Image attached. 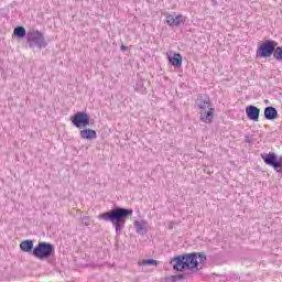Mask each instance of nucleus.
<instances>
[{
	"label": "nucleus",
	"instance_id": "9",
	"mask_svg": "<svg viewBox=\"0 0 282 282\" xmlns=\"http://www.w3.org/2000/svg\"><path fill=\"white\" fill-rule=\"evenodd\" d=\"M261 158L264 164H267V166H272V169H274V171L278 173L276 153L274 152L262 153Z\"/></svg>",
	"mask_w": 282,
	"mask_h": 282
},
{
	"label": "nucleus",
	"instance_id": "11",
	"mask_svg": "<svg viewBox=\"0 0 282 282\" xmlns=\"http://www.w3.org/2000/svg\"><path fill=\"white\" fill-rule=\"evenodd\" d=\"M200 122H206V124H210L213 122V118H215V108H208V110H200Z\"/></svg>",
	"mask_w": 282,
	"mask_h": 282
},
{
	"label": "nucleus",
	"instance_id": "27",
	"mask_svg": "<svg viewBox=\"0 0 282 282\" xmlns=\"http://www.w3.org/2000/svg\"><path fill=\"white\" fill-rule=\"evenodd\" d=\"M264 102H267V104H268V99H265V100H264Z\"/></svg>",
	"mask_w": 282,
	"mask_h": 282
},
{
	"label": "nucleus",
	"instance_id": "3",
	"mask_svg": "<svg viewBox=\"0 0 282 282\" xmlns=\"http://www.w3.org/2000/svg\"><path fill=\"white\" fill-rule=\"evenodd\" d=\"M33 257L40 261H52L56 257V248L52 242L40 241L33 249Z\"/></svg>",
	"mask_w": 282,
	"mask_h": 282
},
{
	"label": "nucleus",
	"instance_id": "7",
	"mask_svg": "<svg viewBox=\"0 0 282 282\" xmlns=\"http://www.w3.org/2000/svg\"><path fill=\"white\" fill-rule=\"evenodd\" d=\"M246 116L252 122H259V116H261V109L257 106H247L246 107Z\"/></svg>",
	"mask_w": 282,
	"mask_h": 282
},
{
	"label": "nucleus",
	"instance_id": "8",
	"mask_svg": "<svg viewBox=\"0 0 282 282\" xmlns=\"http://www.w3.org/2000/svg\"><path fill=\"white\" fill-rule=\"evenodd\" d=\"M196 105L200 111H206V109L212 108L213 104H210V97L208 95L200 94L197 96Z\"/></svg>",
	"mask_w": 282,
	"mask_h": 282
},
{
	"label": "nucleus",
	"instance_id": "10",
	"mask_svg": "<svg viewBox=\"0 0 282 282\" xmlns=\"http://www.w3.org/2000/svg\"><path fill=\"white\" fill-rule=\"evenodd\" d=\"M181 19H182V14H178V15L166 14L165 22L171 28H180V25L184 23V20H181Z\"/></svg>",
	"mask_w": 282,
	"mask_h": 282
},
{
	"label": "nucleus",
	"instance_id": "22",
	"mask_svg": "<svg viewBox=\"0 0 282 282\" xmlns=\"http://www.w3.org/2000/svg\"><path fill=\"white\" fill-rule=\"evenodd\" d=\"M278 173H282V155L276 156Z\"/></svg>",
	"mask_w": 282,
	"mask_h": 282
},
{
	"label": "nucleus",
	"instance_id": "21",
	"mask_svg": "<svg viewBox=\"0 0 282 282\" xmlns=\"http://www.w3.org/2000/svg\"><path fill=\"white\" fill-rule=\"evenodd\" d=\"M159 263L158 260L152 258L139 261V265H158Z\"/></svg>",
	"mask_w": 282,
	"mask_h": 282
},
{
	"label": "nucleus",
	"instance_id": "6",
	"mask_svg": "<svg viewBox=\"0 0 282 282\" xmlns=\"http://www.w3.org/2000/svg\"><path fill=\"white\" fill-rule=\"evenodd\" d=\"M70 122L76 129H87L89 127V113L85 111H78L73 117H70Z\"/></svg>",
	"mask_w": 282,
	"mask_h": 282
},
{
	"label": "nucleus",
	"instance_id": "13",
	"mask_svg": "<svg viewBox=\"0 0 282 282\" xmlns=\"http://www.w3.org/2000/svg\"><path fill=\"white\" fill-rule=\"evenodd\" d=\"M79 135L82 140H96V138H98V134L94 129H83L79 131Z\"/></svg>",
	"mask_w": 282,
	"mask_h": 282
},
{
	"label": "nucleus",
	"instance_id": "5",
	"mask_svg": "<svg viewBox=\"0 0 282 282\" xmlns=\"http://www.w3.org/2000/svg\"><path fill=\"white\" fill-rule=\"evenodd\" d=\"M279 43L274 40H265L262 42L257 50L258 58H270L274 54V48Z\"/></svg>",
	"mask_w": 282,
	"mask_h": 282
},
{
	"label": "nucleus",
	"instance_id": "12",
	"mask_svg": "<svg viewBox=\"0 0 282 282\" xmlns=\"http://www.w3.org/2000/svg\"><path fill=\"white\" fill-rule=\"evenodd\" d=\"M264 118L265 120L274 121L279 118V111L273 106H268L264 108Z\"/></svg>",
	"mask_w": 282,
	"mask_h": 282
},
{
	"label": "nucleus",
	"instance_id": "14",
	"mask_svg": "<svg viewBox=\"0 0 282 282\" xmlns=\"http://www.w3.org/2000/svg\"><path fill=\"white\" fill-rule=\"evenodd\" d=\"M20 250L22 252H32L34 256V240L26 239L20 242Z\"/></svg>",
	"mask_w": 282,
	"mask_h": 282
},
{
	"label": "nucleus",
	"instance_id": "23",
	"mask_svg": "<svg viewBox=\"0 0 282 282\" xmlns=\"http://www.w3.org/2000/svg\"><path fill=\"white\" fill-rule=\"evenodd\" d=\"M82 224L84 226H89V218H83Z\"/></svg>",
	"mask_w": 282,
	"mask_h": 282
},
{
	"label": "nucleus",
	"instance_id": "15",
	"mask_svg": "<svg viewBox=\"0 0 282 282\" xmlns=\"http://www.w3.org/2000/svg\"><path fill=\"white\" fill-rule=\"evenodd\" d=\"M169 61H170V64L173 67H175V69H180V67H182V63H183L182 54L174 53L173 56L169 55Z\"/></svg>",
	"mask_w": 282,
	"mask_h": 282
},
{
	"label": "nucleus",
	"instance_id": "16",
	"mask_svg": "<svg viewBox=\"0 0 282 282\" xmlns=\"http://www.w3.org/2000/svg\"><path fill=\"white\" fill-rule=\"evenodd\" d=\"M13 34L17 39H28V31L25 30V26H15L13 30Z\"/></svg>",
	"mask_w": 282,
	"mask_h": 282
},
{
	"label": "nucleus",
	"instance_id": "26",
	"mask_svg": "<svg viewBox=\"0 0 282 282\" xmlns=\"http://www.w3.org/2000/svg\"><path fill=\"white\" fill-rule=\"evenodd\" d=\"M245 142L250 143V137H246Z\"/></svg>",
	"mask_w": 282,
	"mask_h": 282
},
{
	"label": "nucleus",
	"instance_id": "1",
	"mask_svg": "<svg viewBox=\"0 0 282 282\" xmlns=\"http://www.w3.org/2000/svg\"><path fill=\"white\" fill-rule=\"evenodd\" d=\"M132 215L133 209L115 206L109 212L99 214L98 218L104 221H110L116 230L117 237H120L122 230H124V224H127V220Z\"/></svg>",
	"mask_w": 282,
	"mask_h": 282
},
{
	"label": "nucleus",
	"instance_id": "18",
	"mask_svg": "<svg viewBox=\"0 0 282 282\" xmlns=\"http://www.w3.org/2000/svg\"><path fill=\"white\" fill-rule=\"evenodd\" d=\"M134 228L138 235H147V227H144V225H142V223H140L139 220L134 221Z\"/></svg>",
	"mask_w": 282,
	"mask_h": 282
},
{
	"label": "nucleus",
	"instance_id": "19",
	"mask_svg": "<svg viewBox=\"0 0 282 282\" xmlns=\"http://www.w3.org/2000/svg\"><path fill=\"white\" fill-rule=\"evenodd\" d=\"M184 279H186V274L178 273V274L171 275L170 278L166 279V281L177 282V281H184Z\"/></svg>",
	"mask_w": 282,
	"mask_h": 282
},
{
	"label": "nucleus",
	"instance_id": "25",
	"mask_svg": "<svg viewBox=\"0 0 282 282\" xmlns=\"http://www.w3.org/2000/svg\"><path fill=\"white\" fill-rule=\"evenodd\" d=\"M121 52H127L129 50V46H126L124 44L120 47Z\"/></svg>",
	"mask_w": 282,
	"mask_h": 282
},
{
	"label": "nucleus",
	"instance_id": "24",
	"mask_svg": "<svg viewBox=\"0 0 282 282\" xmlns=\"http://www.w3.org/2000/svg\"><path fill=\"white\" fill-rule=\"evenodd\" d=\"M174 226H175V223L170 221V223L167 224L169 230H173Z\"/></svg>",
	"mask_w": 282,
	"mask_h": 282
},
{
	"label": "nucleus",
	"instance_id": "2",
	"mask_svg": "<svg viewBox=\"0 0 282 282\" xmlns=\"http://www.w3.org/2000/svg\"><path fill=\"white\" fill-rule=\"evenodd\" d=\"M206 259L207 257L204 252H191L174 257L171 263H173V270L184 272V270H197L199 263H206Z\"/></svg>",
	"mask_w": 282,
	"mask_h": 282
},
{
	"label": "nucleus",
	"instance_id": "4",
	"mask_svg": "<svg viewBox=\"0 0 282 282\" xmlns=\"http://www.w3.org/2000/svg\"><path fill=\"white\" fill-rule=\"evenodd\" d=\"M26 43L31 50L37 47V50H45L47 47V41H45V34L39 30H29L26 34Z\"/></svg>",
	"mask_w": 282,
	"mask_h": 282
},
{
	"label": "nucleus",
	"instance_id": "20",
	"mask_svg": "<svg viewBox=\"0 0 282 282\" xmlns=\"http://www.w3.org/2000/svg\"><path fill=\"white\" fill-rule=\"evenodd\" d=\"M273 57L275 58V61L282 63V46L276 45L274 47Z\"/></svg>",
	"mask_w": 282,
	"mask_h": 282
},
{
	"label": "nucleus",
	"instance_id": "17",
	"mask_svg": "<svg viewBox=\"0 0 282 282\" xmlns=\"http://www.w3.org/2000/svg\"><path fill=\"white\" fill-rule=\"evenodd\" d=\"M134 90L139 94H147V87L144 86V79H138L134 85Z\"/></svg>",
	"mask_w": 282,
	"mask_h": 282
}]
</instances>
